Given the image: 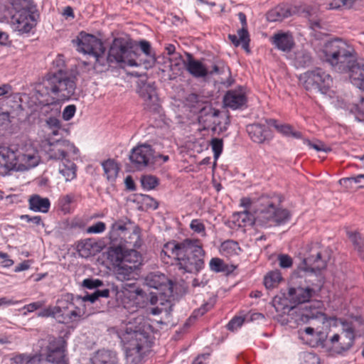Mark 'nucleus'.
<instances>
[{
    "label": "nucleus",
    "instance_id": "f257e3e1",
    "mask_svg": "<svg viewBox=\"0 0 364 364\" xmlns=\"http://www.w3.org/2000/svg\"><path fill=\"white\" fill-rule=\"evenodd\" d=\"M305 257L299 267L300 277H305V284L289 287L288 299L296 306L299 304L309 303L319 295L323 282L317 273L326 267V259L322 257L318 243H311L306 247Z\"/></svg>",
    "mask_w": 364,
    "mask_h": 364
},
{
    "label": "nucleus",
    "instance_id": "f03ea898",
    "mask_svg": "<svg viewBox=\"0 0 364 364\" xmlns=\"http://www.w3.org/2000/svg\"><path fill=\"white\" fill-rule=\"evenodd\" d=\"M323 59L336 72L348 73L351 81L359 87L364 85V63L357 61L354 49L340 38L325 43Z\"/></svg>",
    "mask_w": 364,
    "mask_h": 364
},
{
    "label": "nucleus",
    "instance_id": "7ed1b4c3",
    "mask_svg": "<svg viewBox=\"0 0 364 364\" xmlns=\"http://www.w3.org/2000/svg\"><path fill=\"white\" fill-rule=\"evenodd\" d=\"M204 250L198 240L186 239L181 242H166L161 252L165 263L176 265L183 272L197 274L204 267Z\"/></svg>",
    "mask_w": 364,
    "mask_h": 364
},
{
    "label": "nucleus",
    "instance_id": "20e7f679",
    "mask_svg": "<svg viewBox=\"0 0 364 364\" xmlns=\"http://www.w3.org/2000/svg\"><path fill=\"white\" fill-rule=\"evenodd\" d=\"M75 89V75L60 69L48 74L43 83L37 86L36 92L39 97L53 94L58 100H68L74 95Z\"/></svg>",
    "mask_w": 364,
    "mask_h": 364
},
{
    "label": "nucleus",
    "instance_id": "39448f33",
    "mask_svg": "<svg viewBox=\"0 0 364 364\" xmlns=\"http://www.w3.org/2000/svg\"><path fill=\"white\" fill-rule=\"evenodd\" d=\"M80 304L81 296L70 293L63 294L56 301L55 306H48L38 313L39 317H52L60 323L78 321L85 314Z\"/></svg>",
    "mask_w": 364,
    "mask_h": 364
},
{
    "label": "nucleus",
    "instance_id": "423d86ee",
    "mask_svg": "<svg viewBox=\"0 0 364 364\" xmlns=\"http://www.w3.org/2000/svg\"><path fill=\"white\" fill-rule=\"evenodd\" d=\"M134 322H129L126 327L125 339L128 341V346L126 347V354L128 360L137 364L142 359L141 350L147 343L149 334L144 330L142 325L144 318L138 316L134 318Z\"/></svg>",
    "mask_w": 364,
    "mask_h": 364
},
{
    "label": "nucleus",
    "instance_id": "0eeeda50",
    "mask_svg": "<svg viewBox=\"0 0 364 364\" xmlns=\"http://www.w3.org/2000/svg\"><path fill=\"white\" fill-rule=\"evenodd\" d=\"M290 218L291 213L288 210L277 208L268 200L267 206L257 213L253 223L257 227L267 228L284 225Z\"/></svg>",
    "mask_w": 364,
    "mask_h": 364
},
{
    "label": "nucleus",
    "instance_id": "6e6552de",
    "mask_svg": "<svg viewBox=\"0 0 364 364\" xmlns=\"http://www.w3.org/2000/svg\"><path fill=\"white\" fill-rule=\"evenodd\" d=\"M300 82L308 91L326 95L333 83L331 75L320 68L308 70L300 75Z\"/></svg>",
    "mask_w": 364,
    "mask_h": 364
},
{
    "label": "nucleus",
    "instance_id": "1a4fd4ad",
    "mask_svg": "<svg viewBox=\"0 0 364 364\" xmlns=\"http://www.w3.org/2000/svg\"><path fill=\"white\" fill-rule=\"evenodd\" d=\"M136 55V53L132 51L130 43L127 40L117 38L114 39L110 46L108 55L105 56V65L117 63L129 66H137L138 64L134 60Z\"/></svg>",
    "mask_w": 364,
    "mask_h": 364
},
{
    "label": "nucleus",
    "instance_id": "9d476101",
    "mask_svg": "<svg viewBox=\"0 0 364 364\" xmlns=\"http://www.w3.org/2000/svg\"><path fill=\"white\" fill-rule=\"evenodd\" d=\"M76 43L77 50L85 54L92 56L95 59V64L105 65V48L102 41L93 35L80 33V37L76 41H73Z\"/></svg>",
    "mask_w": 364,
    "mask_h": 364
},
{
    "label": "nucleus",
    "instance_id": "9b49d317",
    "mask_svg": "<svg viewBox=\"0 0 364 364\" xmlns=\"http://www.w3.org/2000/svg\"><path fill=\"white\" fill-rule=\"evenodd\" d=\"M43 148L48 159L65 161L76 155L78 149L68 140L58 139L53 141L46 140Z\"/></svg>",
    "mask_w": 364,
    "mask_h": 364
},
{
    "label": "nucleus",
    "instance_id": "f8f14e48",
    "mask_svg": "<svg viewBox=\"0 0 364 364\" xmlns=\"http://www.w3.org/2000/svg\"><path fill=\"white\" fill-rule=\"evenodd\" d=\"M136 90L139 96L143 100V105L145 109L154 113L159 112L161 106L154 82L140 78L137 81Z\"/></svg>",
    "mask_w": 364,
    "mask_h": 364
},
{
    "label": "nucleus",
    "instance_id": "ddd939ff",
    "mask_svg": "<svg viewBox=\"0 0 364 364\" xmlns=\"http://www.w3.org/2000/svg\"><path fill=\"white\" fill-rule=\"evenodd\" d=\"M15 155L14 168L28 170L38 164L39 156L37 150L31 144L16 147L13 145Z\"/></svg>",
    "mask_w": 364,
    "mask_h": 364
},
{
    "label": "nucleus",
    "instance_id": "4468645a",
    "mask_svg": "<svg viewBox=\"0 0 364 364\" xmlns=\"http://www.w3.org/2000/svg\"><path fill=\"white\" fill-rule=\"evenodd\" d=\"M220 117V112L218 109L213 108L210 105H205L200 109L198 122L204 129L223 132L226 130L227 126L230 124V119L229 117H226L225 126L222 127Z\"/></svg>",
    "mask_w": 364,
    "mask_h": 364
},
{
    "label": "nucleus",
    "instance_id": "2eb2a0df",
    "mask_svg": "<svg viewBox=\"0 0 364 364\" xmlns=\"http://www.w3.org/2000/svg\"><path fill=\"white\" fill-rule=\"evenodd\" d=\"M154 145L147 143L138 144L134 147L129 154V160L138 170H144L153 166Z\"/></svg>",
    "mask_w": 364,
    "mask_h": 364
},
{
    "label": "nucleus",
    "instance_id": "dca6fc26",
    "mask_svg": "<svg viewBox=\"0 0 364 364\" xmlns=\"http://www.w3.org/2000/svg\"><path fill=\"white\" fill-rule=\"evenodd\" d=\"M39 14L36 11H17L11 16V24L19 33H27L36 26Z\"/></svg>",
    "mask_w": 364,
    "mask_h": 364
},
{
    "label": "nucleus",
    "instance_id": "f3484780",
    "mask_svg": "<svg viewBox=\"0 0 364 364\" xmlns=\"http://www.w3.org/2000/svg\"><path fill=\"white\" fill-rule=\"evenodd\" d=\"M145 284L159 291V294L170 297L173 294V283L167 277L160 272H151L145 277Z\"/></svg>",
    "mask_w": 364,
    "mask_h": 364
},
{
    "label": "nucleus",
    "instance_id": "a211bd4d",
    "mask_svg": "<svg viewBox=\"0 0 364 364\" xmlns=\"http://www.w3.org/2000/svg\"><path fill=\"white\" fill-rule=\"evenodd\" d=\"M64 341L61 338H53L47 346L46 360L52 364H68L65 354Z\"/></svg>",
    "mask_w": 364,
    "mask_h": 364
},
{
    "label": "nucleus",
    "instance_id": "6ab92c4d",
    "mask_svg": "<svg viewBox=\"0 0 364 364\" xmlns=\"http://www.w3.org/2000/svg\"><path fill=\"white\" fill-rule=\"evenodd\" d=\"M247 132L255 143L263 144L272 138V132L267 124L254 123L247 126Z\"/></svg>",
    "mask_w": 364,
    "mask_h": 364
},
{
    "label": "nucleus",
    "instance_id": "aec40b11",
    "mask_svg": "<svg viewBox=\"0 0 364 364\" xmlns=\"http://www.w3.org/2000/svg\"><path fill=\"white\" fill-rule=\"evenodd\" d=\"M246 102V96L241 89L228 90L223 97L225 106L232 109L241 108Z\"/></svg>",
    "mask_w": 364,
    "mask_h": 364
},
{
    "label": "nucleus",
    "instance_id": "412c9836",
    "mask_svg": "<svg viewBox=\"0 0 364 364\" xmlns=\"http://www.w3.org/2000/svg\"><path fill=\"white\" fill-rule=\"evenodd\" d=\"M296 13V8L287 4H281L269 11L267 19L270 22L282 21Z\"/></svg>",
    "mask_w": 364,
    "mask_h": 364
},
{
    "label": "nucleus",
    "instance_id": "4be33fe9",
    "mask_svg": "<svg viewBox=\"0 0 364 364\" xmlns=\"http://www.w3.org/2000/svg\"><path fill=\"white\" fill-rule=\"evenodd\" d=\"M343 336L341 337V342L339 345L340 352L348 350L353 345L355 338L354 327L351 322L346 320H341Z\"/></svg>",
    "mask_w": 364,
    "mask_h": 364
},
{
    "label": "nucleus",
    "instance_id": "5701e85b",
    "mask_svg": "<svg viewBox=\"0 0 364 364\" xmlns=\"http://www.w3.org/2000/svg\"><path fill=\"white\" fill-rule=\"evenodd\" d=\"M272 43L278 50L283 52H289L294 46V41L289 33H277L271 38Z\"/></svg>",
    "mask_w": 364,
    "mask_h": 364
},
{
    "label": "nucleus",
    "instance_id": "b1692460",
    "mask_svg": "<svg viewBox=\"0 0 364 364\" xmlns=\"http://www.w3.org/2000/svg\"><path fill=\"white\" fill-rule=\"evenodd\" d=\"M186 70L194 77H205L208 75L205 66L199 60H195L191 54H187V60L184 62Z\"/></svg>",
    "mask_w": 364,
    "mask_h": 364
},
{
    "label": "nucleus",
    "instance_id": "393cba45",
    "mask_svg": "<svg viewBox=\"0 0 364 364\" xmlns=\"http://www.w3.org/2000/svg\"><path fill=\"white\" fill-rule=\"evenodd\" d=\"M15 157L13 145L9 147H0V172L14 168Z\"/></svg>",
    "mask_w": 364,
    "mask_h": 364
},
{
    "label": "nucleus",
    "instance_id": "a878e982",
    "mask_svg": "<svg viewBox=\"0 0 364 364\" xmlns=\"http://www.w3.org/2000/svg\"><path fill=\"white\" fill-rule=\"evenodd\" d=\"M28 208L34 212L46 213L49 211L50 202L48 198H43L38 194L31 195L28 200Z\"/></svg>",
    "mask_w": 364,
    "mask_h": 364
},
{
    "label": "nucleus",
    "instance_id": "bb28decb",
    "mask_svg": "<svg viewBox=\"0 0 364 364\" xmlns=\"http://www.w3.org/2000/svg\"><path fill=\"white\" fill-rule=\"evenodd\" d=\"M92 364H117V353L109 350H99L91 359Z\"/></svg>",
    "mask_w": 364,
    "mask_h": 364
},
{
    "label": "nucleus",
    "instance_id": "cd10ccee",
    "mask_svg": "<svg viewBox=\"0 0 364 364\" xmlns=\"http://www.w3.org/2000/svg\"><path fill=\"white\" fill-rule=\"evenodd\" d=\"M268 124L274 127L278 132L286 137L301 139L302 134L300 132L294 130L293 127L287 124H279L275 119H269Z\"/></svg>",
    "mask_w": 364,
    "mask_h": 364
},
{
    "label": "nucleus",
    "instance_id": "c85d7f7f",
    "mask_svg": "<svg viewBox=\"0 0 364 364\" xmlns=\"http://www.w3.org/2000/svg\"><path fill=\"white\" fill-rule=\"evenodd\" d=\"M101 165L104 170L105 176L109 182H114L119 171V166L117 162L112 159L103 161Z\"/></svg>",
    "mask_w": 364,
    "mask_h": 364
},
{
    "label": "nucleus",
    "instance_id": "c756f323",
    "mask_svg": "<svg viewBox=\"0 0 364 364\" xmlns=\"http://www.w3.org/2000/svg\"><path fill=\"white\" fill-rule=\"evenodd\" d=\"M136 269L125 264H120L116 267V277L119 281H128L135 279Z\"/></svg>",
    "mask_w": 364,
    "mask_h": 364
},
{
    "label": "nucleus",
    "instance_id": "7c9ffc66",
    "mask_svg": "<svg viewBox=\"0 0 364 364\" xmlns=\"http://www.w3.org/2000/svg\"><path fill=\"white\" fill-rule=\"evenodd\" d=\"M97 245L92 239H87L78 243L77 250L79 255L85 258L94 255L97 251Z\"/></svg>",
    "mask_w": 364,
    "mask_h": 364
},
{
    "label": "nucleus",
    "instance_id": "2f4dec72",
    "mask_svg": "<svg viewBox=\"0 0 364 364\" xmlns=\"http://www.w3.org/2000/svg\"><path fill=\"white\" fill-rule=\"evenodd\" d=\"M141 262L142 257L139 252L135 250H126L123 264L131 266L137 270Z\"/></svg>",
    "mask_w": 364,
    "mask_h": 364
},
{
    "label": "nucleus",
    "instance_id": "473e14b6",
    "mask_svg": "<svg viewBox=\"0 0 364 364\" xmlns=\"http://www.w3.org/2000/svg\"><path fill=\"white\" fill-rule=\"evenodd\" d=\"M125 253L126 250L121 246L110 247L107 251V258L113 264L117 266L122 264Z\"/></svg>",
    "mask_w": 364,
    "mask_h": 364
},
{
    "label": "nucleus",
    "instance_id": "72a5a7b5",
    "mask_svg": "<svg viewBox=\"0 0 364 364\" xmlns=\"http://www.w3.org/2000/svg\"><path fill=\"white\" fill-rule=\"evenodd\" d=\"M60 173L65 177L66 181H70L76 177V166L71 158L63 162Z\"/></svg>",
    "mask_w": 364,
    "mask_h": 364
},
{
    "label": "nucleus",
    "instance_id": "f704fd0d",
    "mask_svg": "<svg viewBox=\"0 0 364 364\" xmlns=\"http://www.w3.org/2000/svg\"><path fill=\"white\" fill-rule=\"evenodd\" d=\"M240 250L239 245L237 242L233 240H226L223 242L220 247V252L227 257L234 255H237L238 251Z\"/></svg>",
    "mask_w": 364,
    "mask_h": 364
},
{
    "label": "nucleus",
    "instance_id": "c9c22d12",
    "mask_svg": "<svg viewBox=\"0 0 364 364\" xmlns=\"http://www.w3.org/2000/svg\"><path fill=\"white\" fill-rule=\"evenodd\" d=\"M12 7L15 12L26 11L32 12L35 11V6L33 0H13Z\"/></svg>",
    "mask_w": 364,
    "mask_h": 364
},
{
    "label": "nucleus",
    "instance_id": "e433bc0d",
    "mask_svg": "<svg viewBox=\"0 0 364 364\" xmlns=\"http://www.w3.org/2000/svg\"><path fill=\"white\" fill-rule=\"evenodd\" d=\"M282 277L279 270L272 271L269 272L264 279V284L267 289H272L276 287Z\"/></svg>",
    "mask_w": 364,
    "mask_h": 364
},
{
    "label": "nucleus",
    "instance_id": "4c0bfd02",
    "mask_svg": "<svg viewBox=\"0 0 364 364\" xmlns=\"http://www.w3.org/2000/svg\"><path fill=\"white\" fill-rule=\"evenodd\" d=\"M140 181L143 188L148 191L155 188L159 183L158 178L151 175L142 176Z\"/></svg>",
    "mask_w": 364,
    "mask_h": 364
},
{
    "label": "nucleus",
    "instance_id": "58836bf2",
    "mask_svg": "<svg viewBox=\"0 0 364 364\" xmlns=\"http://www.w3.org/2000/svg\"><path fill=\"white\" fill-rule=\"evenodd\" d=\"M311 63V55L304 50L296 53L295 56V64L297 67H306Z\"/></svg>",
    "mask_w": 364,
    "mask_h": 364
},
{
    "label": "nucleus",
    "instance_id": "ea45409f",
    "mask_svg": "<svg viewBox=\"0 0 364 364\" xmlns=\"http://www.w3.org/2000/svg\"><path fill=\"white\" fill-rule=\"evenodd\" d=\"M238 39L240 41L242 47L246 51L250 52L249 45H250V35L247 31V27H242L240 29L237 31Z\"/></svg>",
    "mask_w": 364,
    "mask_h": 364
},
{
    "label": "nucleus",
    "instance_id": "a19ab883",
    "mask_svg": "<svg viewBox=\"0 0 364 364\" xmlns=\"http://www.w3.org/2000/svg\"><path fill=\"white\" fill-rule=\"evenodd\" d=\"M210 269L215 272H225L228 270V265L223 259L214 257L210 261Z\"/></svg>",
    "mask_w": 364,
    "mask_h": 364
},
{
    "label": "nucleus",
    "instance_id": "79ce46f5",
    "mask_svg": "<svg viewBox=\"0 0 364 364\" xmlns=\"http://www.w3.org/2000/svg\"><path fill=\"white\" fill-rule=\"evenodd\" d=\"M348 109L352 113L364 117V97H360L353 100Z\"/></svg>",
    "mask_w": 364,
    "mask_h": 364
},
{
    "label": "nucleus",
    "instance_id": "37998d69",
    "mask_svg": "<svg viewBox=\"0 0 364 364\" xmlns=\"http://www.w3.org/2000/svg\"><path fill=\"white\" fill-rule=\"evenodd\" d=\"M187 103L193 107H200L203 104L205 103V99L203 96L196 94L191 93L189 94L186 98Z\"/></svg>",
    "mask_w": 364,
    "mask_h": 364
},
{
    "label": "nucleus",
    "instance_id": "c03bdc74",
    "mask_svg": "<svg viewBox=\"0 0 364 364\" xmlns=\"http://www.w3.org/2000/svg\"><path fill=\"white\" fill-rule=\"evenodd\" d=\"M228 70L230 71L229 68L226 65L225 62L222 60H216L215 61L214 65H213V69L211 71L208 72V74L213 75H221L225 73V70Z\"/></svg>",
    "mask_w": 364,
    "mask_h": 364
},
{
    "label": "nucleus",
    "instance_id": "a18cd8bd",
    "mask_svg": "<svg viewBox=\"0 0 364 364\" xmlns=\"http://www.w3.org/2000/svg\"><path fill=\"white\" fill-rule=\"evenodd\" d=\"M139 45L143 53L146 55L151 57L150 60H149L148 62L150 64V66L154 65L155 63L156 58L154 55H151V44L149 43V42L143 40L139 43Z\"/></svg>",
    "mask_w": 364,
    "mask_h": 364
},
{
    "label": "nucleus",
    "instance_id": "49530a36",
    "mask_svg": "<svg viewBox=\"0 0 364 364\" xmlns=\"http://www.w3.org/2000/svg\"><path fill=\"white\" fill-rule=\"evenodd\" d=\"M160 145L158 144H154V154H153V165L158 163L159 160H162L161 164L167 162L169 160V156L160 152Z\"/></svg>",
    "mask_w": 364,
    "mask_h": 364
},
{
    "label": "nucleus",
    "instance_id": "de8ad7c7",
    "mask_svg": "<svg viewBox=\"0 0 364 364\" xmlns=\"http://www.w3.org/2000/svg\"><path fill=\"white\" fill-rule=\"evenodd\" d=\"M213 151L214 152V158L218 159L223 151V143L221 139L214 138L210 142Z\"/></svg>",
    "mask_w": 364,
    "mask_h": 364
},
{
    "label": "nucleus",
    "instance_id": "09e8293b",
    "mask_svg": "<svg viewBox=\"0 0 364 364\" xmlns=\"http://www.w3.org/2000/svg\"><path fill=\"white\" fill-rule=\"evenodd\" d=\"M190 228L195 232L205 236V228L203 222L198 219H194L191 222Z\"/></svg>",
    "mask_w": 364,
    "mask_h": 364
},
{
    "label": "nucleus",
    "instance_id": "8fccbe9b",
    "mask_svg": "<svg viewBox=\"0 0 364 364\" xmlns=\"http://www.w3.org/2000/svg\"><path fill=\"white\" fill-rule=\"evenodd\" d=\"M46 123L53 129V134L56 135L61 127L60 121L55 117H49L46 119Z\"/></svg>",
    "mask_w": 364,
    "mask_h": 364
},
{
    "label": "nucleus",
    "instance_id": "3c124183",
    "mask_svg": "<svg viewBox=\"0 0 364 364\" xmlns=\"http://www.w3.org/2000/svg\"><path fill=\"white\" fill-rule=\"evenodd\" d=\"M304 143L309 146L310 148H312L317 151H322L324 152H328L331 150L329 148H326L325 145L321 141H319L313 142L309 139H304Z\"/></svg>",
    "mask_w": 364,
    "mask_h": 364
},
{
    "label": "nucleus",
    "instance_id": "603ef678",
    "mask_svg": "<svg viewBox=\"0 0 364 364\" xmlns=\"http://www.w3.org/2000/svg\"><path fill=\"white\" fill-rule=\"evenodd\" d=\"M106 229L105 223L99 221L87 228V232L90 234H99L103 232Z\"/></svg>",
    "mask_w": 364,
    "mask_h": 364
},
{
    "label": "nucleus",
    "instance_id": "864d4df0",
    "mask_svg": "<svg viewBox=\"0 0 364 364\" xmlns=\"http://www.w3.org/2000/svg\"><path fill=\"white\" fill-rule=\"evenodd\" d=\"M347 235L350 240L354 249L359 246L360 245H362L363 242H364V239L361 237L360 234L357 232H347Z\"/></svg>",
    "mask_w": 364,
    "mask_h": 364
},
{
    "label": "nucleus",
    "instance_id": "5fc2aeb1",
    "mask_svg": "<svg viewBox=\"0 0 364 364\" xmlns=\"http://www.w3.org/2000/svg\"><path fill=\"white\" fill-rule=\"evenodd\" d=\"M245 319V318H242L241 316H235L228 323V329L232 331L236 330L237 328L240 327L243 324Z\"/></svg>",
    "mask_w": 364,
    "mask_h": 364
},
{
    "label": "nucleus",
    "instance_id": "6e6d98bb",
    "mask_svg": "<svg viewBox=\"0 0 364 364\" xmlns=\"http://www.w3.org/2000/svg\"><path fill=\"white\" fill-rule=\"evenodd\" d=\"M82 285L87 289H93L102 286L103 282L98 279H85L82 282Z\"/></svg>",
    "mask_w": 364,
    "mask_h": 364
},
{
    "label": "nucleus",
    "instance_id": "4d7b16f0",
    "mask_svg": "<svg viewBox=\"0 0 364 364\" xmlns=\"http://www.w3.org/2000/svg\"><path fill=\"white\" fill-rule=\"evenodd\" d=\"M76 111V107L74 105L66 106L62 114L63 119L65 121L70 120L74 116Z\"/></svg>",
    "mask_w": 364,
    "mask_h": 364
},
{
    "label": "nucleus",
    "instance_id": "13d9d810",
    "mask_svg": "<svg viewBox=\"0 0 364 364\" xmlns=\"http://www.w3.org/2000/svg\"><path fill=\"white\" fill-rule=\"evenodd\" d=\"M20 218L21 220H25L28 223H33L36 225H42L43 227L44 226L42 218L39 215L30 216L28 215H22Z\"/></svg>",
    "mask_w": 364,
    "mask_h": 364
},
{
    "label": "nucleus",
    "instance_id": "bf43d9fd",
    "mask_svg": "<svg viewBox=\"0 0 364 364\" xmlns=\"http://www.w3.org/2000/svg\"><path fill=\"white\" fill-rule=\"evenodd\" d=\"M279 266L282 268H289L292 266V259L287 255H280L278 257Z\"/></svg>",
    "mask_w": 364,
    "mask_h": 364
},
{
    "label": "nucleus",
    "instance_id": "052dcab7",
    "mask_svg": "<svg viewBox=\"0 0 364 364\" xmlns=\"http://www.w3.org/2000/svg\"><path fill=\"white\" fill-rule=\"evenodd\" d=\"M213 306V304L210 303H205L200 308H199L197 310H195L192 316L190 318H196L198 316H203L205 312H207L208 310H210Z\"/></svg>",
    "mask_w": 364,
    "mask_h": 364
},
{
    "label": "nucleus",
    "instance_id": "680f3d73",
    "mask_svg": "<svg viewBox=\"0 0 364 364\" xmlns=\"http://www.w3.org/2000/svg\"><path fill=\"white\" fill-rule=\"evenodd\" d=\"M45 304L46 301H38L24 306L23 309H26L28 312H33L37 309H41Z\"/></svg>",
    "mask_w": 364,
    "mask_h": 364
},
{
    "label": "nucleus",
    "instance_id": "e2e57ef3",
    "mask_svg": "<svg viewBox=\"0 0 364 364\" xmlns=\"http://www.w3.org/2000/svg\"><path fill=\"white\" fill-rule=\"evenodd\" d=\"M355 183V176L343 178L339 180V183L346 188H351V184Z\"/></svg>",
    "mask_w": 364,
    "mask_h": 364
},
{
    "label": "nucleus",
    "instance_id": "0e129e2a",
    "mask_svg": "<svg viewBox=\"0 0 364 364\" xmlns=\"http://www.w3.org/2000/svg\"><path fill=\"white\" fill-rule=\"evenodd\" d=\"M73 196L71 195H65L60 198V204L63 210L68 208L69 205L72 203Z\"/></svg>",
    "mask_w": 364,
    "mask_h": 364
},
{
    "label": "nucleus",
    "instance_id": "69168bd1",
    "mask_svg": "<svg viewBox=\"0 0 364 364\" xmlns=\"http://www.w3.org/2000/svg\"><path fill=\"white\" fill-rule=\"evenodd\" d=\"M97 299H98V296H97V292L95 291L94 293H92L91 294H87L85 296H81L82 304H80V306L82 308V306H84L83 303L85 301H90L91 303H94Z\"/></svg>",
    "mask_w": 364,
    "mask_h": 364
},
{
    "label": "nucleus",
    "instance_id": "338daca9",
    "mask_svg": "<svg viewBox=\"0 0 364 364\" xmlns=\"http://www.w3.org/2000/svg\"><path fill=\"white\" fill-rule=\"evenodd\" d=\"M112 230L113 231H122L124 232L127 230L126 223L122 220L115 221L112 225Z\"/></svg>",
    "mask_w": 364,
    "mask_h": 364
},
{
    "label": "nucleus",
    "instance_id": "774afa93",
    "mask_svg": "<svg viewBox=\"0 0 364 364\" xmlns=\"http://www.w3.org/2000/svg\"><path fill=\"white\" fill-rule=\"evenodd\" d=\"M340 339H341V338L337 333L334 334L330 338L331 343L335 347V348L336 349L337 353H342V352H340V350H339V348H338L339 345H340V343L341 342V341H340Z\"/></svg>",
    "mask_w": 364,
    "mask_h": 364
}]
</instances>
